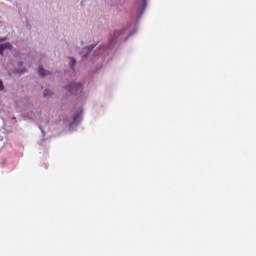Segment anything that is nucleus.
I'll return each instance as SVG.
<instances>
[{
	"instance_id": "4",
	"label": "nucleus",
	"mask_w": 256,
	"mask_h": 256,
	"mask_svg": "<svg viewBox=\"0 0 256 256\" xmlns=\"http://www.w3.org/2000/svg\"><path fill=\"white\" fill-rule=\"evenodd\" d=\"M51 95H53V92L49 89H46L44 91V97H51Z\"/></svg>"
},
{
	"instance_id": "2",
	"label": "nucleus",
	"mask_w": 256,
	"mask_h": 256,
	"mask_svg": "<svg viewBox=\"0 0 256 256\" xmlns=\"http://www.w3.org/2000/svg\"><path fill=\"white\" fill-rule=\"evenodd\" d=\"M5 49H9L11 51V49H13V45H11V43L1 44L0 45V55H3Z\"/></svg>"
},
{
	"instance_id": "9",
	"label": "nucleus",
	"mask_w": 256,
	"mask_h": 256,
	"mask_svg": "<svg viewBox=\"0 0 256 256\" xmlns=\"http://www.w3.org/2000/svg\"><path fill=\"white\" fill-rule=\"evenodd\" d=\"M7 41V38H0V43Z\"/></svg>"
},
{
	"instance_id": "6",
	"label": "nucleus",
	"mask_w": 256,
	"mask_h": 256,
	"mask_svg": "<svg viewBox=\"0 0 256 256\" xmlns=\"http://www.w3.org/2000/svg\"><path fill=\"white\" fill-rule=\"evenodd\" d=\"M5 89V86L3 85V80L0 79V91H3Z\"/></svg>"
},
{
	"instance_id": "5",
	"label": "nucleus",
	"mask_w": 256,
	"mask_h": 256,
	"mask_svg": "<svg viewBox=\"0 0 256 256\" xmlns=\"http://www.w3.org/2000/svg\"><path fill=\"white\" fill-rule=\"evenodd\" d=\"M76 63H77V61H75V59H73V58L70 59V66L71 67H75Z\"/></svg>"
},
{
	"instance_id": "3",
	"label": "nucleus",
	"mask_w": 256,
	"mask_h": 256,
	"mask_svg": "<svg viewBox=\"0 0 256 256\" xmlns=\"http://www.w3.org/2000/svg\"><path fill=\"white\" fill-rule=\"evenodd\" d=\"M38 73L39 75H41V77H46V75H49V71H46L45 69H43V67H39Z\"/></svg>"
},
{
	"instance_id": "8",
	"label": "nucleus",
	"mask_w": 256,
	"mask_h": 256,
	"mask_svg": "<svg viewBox=\"0 0 256 256\" xmlns=\"http://www.w3.org/2000/svg\"><path fill=\"white\" fill-rule=\"evenodd\" d=\"M119 35H121V32H115L114 33V37H119Z\"/></svg>"
},
{
	"instance_id": "1",
	"label": "nucleus",
	"mask_w": 256,
	"mask_h": 256,
	"mask_svg": "<svg viewBox=\"0 0 256 256\" xmlns=\"http://www.w3.org/2000/svg\"><path fill=\"white\" fill-rule=\"evenodd\" d=\"M67 89L73 95H77V93H81L83 91V86L78 83H72L70 86L67 87Z\"/></svg>"
},
{
	"instance_id": "7",
	"label": "nucleus",
	"mask_w": 256,
	"mask_h": 256,
	"mask_svg": "<svg viewBox=\"0 0 256 256\" xmlns=\"http://www.w3.org/2000/svg\"><path fill=\"white\" fill-rule=\"evenodd\" d=\"M80 117V114H75L74 115V123H77V119Z\"/></svg>"
}]
</instances>
